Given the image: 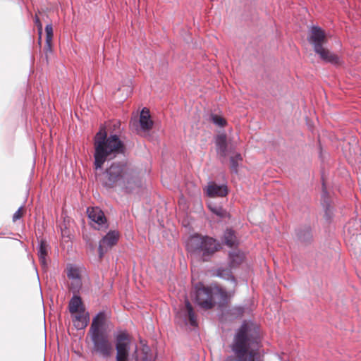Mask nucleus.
Returning a JSON list of instances; mask_svg holds the SVG:
<instances>
[{
	"mask_svg": "<svg viewBox=\"0 0 361 361\" xmlns=\"http://www.w3.org/2000/svg\"><path fill=\"white\" fill-rule=\"evenodd\" d=\"M140 128L143 132H147L151 130L153 127V121L151 119L149 110L147 108H143L140 112Z\"/></svg>",
	"mask_w": 361,
	"mask_h": 361,
	"instance_id": "obj_13",
	"label": "nucleus"
},
{
	"mask_svg": "<svg viewBox=\"0 0 361 361\" xmlns=\"http://www.w3.org/2000/svg\"><path fill=\"white\" fill-rule=\"evenodd\" d=\"M136 361H154L153 355L149 346L144 345L140 351H135Z\"/></svg>",
	"mask_w": 361,
	"mask_h": 361,
	"instance_id": "obj_16",
	"label": "nucleus"
},
{
	"mask_svg": "<svg viewBox=\"0 0 361 361\" xmlns=\"http://www.w3.org/2000/svg\"><path fill=\"white\" fill-rule=\"evenodd\" d=\"M211 120L215 125L220 127H224L226 123V120L218 115H212Z\"/></svg>",
	"mask_w": 361,
	"mask_h": 361,
	"instance_id": "obj_28",
	"label": "nucleus"
},
{
	"mask_svg": "<svg viewBox=\"0 0 361 361\" xmlns=\"http://www.w3.org/2000/svg\"><path fill=\"white\" fill-rule=\"evenodd\" d=\"M207 195L211 197H225L228 194V188L226 185H217L214 182L209 183L206 190Z\"/></svg>",
	"mask_w": 361,
	"mask_h": 361,
	"instance_id": "obj_12",
	"label": "nucleus"
},
{
	"mask_svg": "<svg viewBox=\"0 0 361 361\" xmlns=\"http://www.w3.org/2000/svg\"><path fill=\"white\" fill-rule=\"evenodd\" d=\"M119 238L118 232L116 231H111L106 233L105 236L99 241V256L102 258L104 255L114 245L116 244Z\"/></svg>",
	"mask_w": 361,
	"mask_h": 361,
	"instance_id": "obj_9",
	"label": "nucleus"
},
{
	"mask_svg": "<svg viewBox=\"0 0 361 361\" xmlns=\"http://www.w3.org/2000/svg\"><path fill=\"white\" fill-rule=\"evenodd\" d=\"M220 247L217 240L200 234L192 235L187 243L188 251L203 262L209 261Z\"/></svg>",
	"mask_w": 361,
	"mask_h": 361,
	"instance_id": "obj_5",
	"label": "nucleus"
},
{
	"mask_svg": "<svg viewBox=\"0 0 361 361\" xmlns=\"http://www.w3.org/2000/svg\"><path fill=\"white\" fill-rule=\"evenodd\" d=\"M224 243L229 247H236L238 245V240L235 232L231 229H227L224 234Z\"/></svg>",
	"mask_w": 361,
	"mask_h": 361,
	"instance_id": "obj_18",
	"label": "nucleus"
},
{
	"mask_svg": "<svg viewBox=\"0 0 361 361\" xmlns=\"http://www.w3.org/2000/svg\"><path fill=\"white\" fill-rule=\"evenodd\" d=\"M35 23L36 26L37 27V28L39 30V33L40 35L42 33V25L40 22L39 18L37 17V15L35 17Z\"/></svg>",
	"mask_w": 361,
	"mask_h": 361,
	"instance_id": "obj_30",
	"label": "nucleus"
},
{
	"mask_svg": "<svg viewBox=\"0 0 361 361\" xmlns=\"http://www.w3.org/2000/svg\"><path fill=\"white\" fill-rule=\"evenodd\" d=\"M69 288L73 294H76L79 292L82 287L81 278L79 279H71Z\"/></svg>",
	"mask_w": 361,
	"mask_h": 361,
	"instance_id": "obj_25",
	"label": "nucleus"
},
{
	"mask_svg": "<svg viewBox=\"0 0 361 361\" xmlns=\"http://www.w3.org/2000/svg\"><path fill=\"white\" fill-rule=\"evenodd\" d=\"M94 168L102 169L104 162L113 159L118 154H123L125 147L116 135L107 137L104 130L101 129L94 137Z\"/></svg>",
	"mask_w": 361,
	"mask_h": 361,
	"instance_id": "obj_3",
	"label": "nucleus"
},
{
	"mask_svg": "<svg viewBox=\"0 0 361 361\" xmlns=\"http://www.w3.org/2000/svg\"><path fill=\"white\" fill-rule=\"evenodd\" d=\"M73 317V322L75 328L82 329L87 326L89 322V314L85 310L80 311Z\"/></svg>",
	"mask_w": 361,
	"mask_h": 361,
	"instance_id": "obj_14",
	"label": "nucleus"
},
{
	"mask_svg": "<svg viewBox=\"0 0 361 361\" xmlns=\"http://www.w3.org/2000/svg\"><path fill=\"white\" fill-rule=\"evenodd\" d=\"M23 214V207L21 206L18 208V209L14 213L13 216V221L15 222L20 219Z\"/></svg>",
	"mask_w": 361,
	"mask_h": 361,
	"instance_id": "obj_29",
	"label": "nucleus"
},
{
	"mask_svg": "<svg viewBox=\"0 0 361 361\" xmlns=\"http://www.w3.org/2000/svg\"><path fill=\"white\" fill-rule=\"evenodd\" d=\"M259 343V328L244 322L237 330L231 345L236 357L228 356L225 361H264L257 353Z\"/></svg>",
	"mask_w": 361,
	"mask_h": 361,
	"instance_id": "obj_1",
	"label": "nucleus"
},
{
	"mask_svg": "<svg viewBox=\"0 0 361 361\" xmlns=\"http://www.w3.org/2000/svg\"><path fill=\"white\" fill-rule=\"evenodd\" d=\"M297 235L300 240L307 242L312 238L311 229L310 227H305L304 229H300L297 231Z\"/></svg>",
	"mask_w": 361,
	"mask_h": 361,
	"instance_id": "obj_23",
	"label": "nucleus"
},
{
	"mask_svg": "<svg viewBox=\"0 0 361 361\" xmlns=\"http://www.w3.org/2000/svg\"><path fill=\"white\" fill-rule=\"evenodd\" d=\"M217 153L223 157L227 156V138L225 134H220L216 138Z\"/></svg>",
	"mask_w": 361,
	"mask_h": 361,
	"instance_id": "obj_15",
	"label": "nucleus"
},
{
	"mask_svg": "<svg viewBox=\"0 0 361 361\" xmlns=\"http://www.w3.org/2000/svg\"><path fill=\"white\" fill-rule=\"evenodd\" d=\"M229 259L231 267H235L243 262L244 254L240 251H233L229 253Z\"/></svg>",
	"mask_w": 361,
	"mask_h": 361,
	"instance_id": "obj_20",
	"label": "nucleus"
},
{
	"mask_svg": "<svg viewBox=\"0 0 361 361\" xmlns=\"http://www.w3.org/2000/svg\"><path fill=\"white\" fill-rule=\"evenodd\" d=\"M326 40V35L323 30L317 26H313L311 28L309 42L313 46L315 53L319 56L322 60L326 63H330L333 65H340L341 63V59L324 47Z\"/></svg>",
	"mask_w": 361,
	"mask_h": 361,
	"instance_id": "obj_6",
	"label": "nucleus"
},
{
	"mask_svg": "<svg viewBox=\"0 0 361 361\" xmlns=\"http://www.w3.org/2000/svg\"><path fill=\"white\" fill-rule=\"evenodd\" d=\"M96 180L106 189L119 188L126 192L140 185L131 170L121 163H112L104 172L96 173Z\"/></svg>",
	"mask_w": 361,
	"mask_h": 361,
	"instance_id": "obj_2",
	"label": "nucleus"
},
{
	"mask_svg": "<svg viewBox=\"0 0 361 361\" xmlns=\"http://www.w3.org/2000/svg\"><path fill=\"white\" fill-rule=\"evenodd\" d=\"M224 272H226V275H228V277H227V279H228L230 277H232L233 276L231 275V272L229 271H226V270H224V269H218V276H221V277H223L224 276Z\"/></svg>",
	"mask_w": 361,
	"mask_h": 361,
	"instance_id": "obj_32",
	"label": "nucleus"
},
{
	"mask_svg": "<svg viewBox=\"0 0 361 361\" xmlns=\"http://www.w3.org/2000/svg\"><path fill=\"white\" fill-rule=\"evenodd\" d=\"M195 300L200 307L206 310L211 309L215 303L214 301V288L204 286H197Z\"/></svg>",
	"mask_w": 361,
	"mask_h": 361,
	"instance_id": "obj_7",
	"label": "nucleus"
},
{
	"mask_svg": "<svg viewBox=\"0 0 361 361\" xmlns=\"http://www.w3.org/2000/svg\"><path fill=\"white\" fill-rule=\"evenodd\" d=\"M87 213L91 221L96 224L94 226L96 229L100 230L107 227L106 217L99 207H88Z\"/></svg>",
	"mask_w": 361,
	"mask_h": 361,
	"instance_id": "obj_10",
	"label": "nucleus"
},
{
	"mask_svg": "<svg viewBox=\"0 0 361 361\" xmlns=\"http://www.w3.org/2000/svg\"><path fill=\"white\" fill-rule=\"evenodd\" d=\"M68 309L71 314H75L80 311L85 310L80 296L74 294L73 297L69 301Z\"/></svg>",
	"mask_w": 361,
	"mask_h": 361,
	"instance_id": "obj_17",
	"label": "nucleus"
},
{
	"mask_svg": "<svg viewBox=\"0 0 361 361\" xmlns=\"http://www.w3.org/2000/svg\"><path fill=\"white\" fill-rule=\"evenodd\" d=\"M243 160V157L240 154L236 153L235 155L230 158V168L232 172L237 173L239 163Z\"/></svg>",
	"mask_w": 361,
	"mask_h": 361,
	"instance_id": "obj_22",
	"label": "nucleus"
},
{
	"mask_svg": "<svg viewBox=\"0 0 361 361\" xmlns=\"http://www.w3.org/2000/svg\"><path fill=\"white\" fill-rule=\"evenodd\" d=\"M116 361H128L130 341L126 333H121L116 338Z\"/></svg>",
	"mask_w": 361,
	"mask_h": 361,
	"instance_id": "obj_8",
	"label": "nucleus"
},
{
	"mask_svg": "<svg viewBox=\"0 0 361 361\" xmlns=\"http://www.w3.org/2000/svg\"><path fill=\"white\" fill-rule=\"evenodd\" d=\"M105 323V314L99 312L92 319L88 334L93 344L92 352L106 359L113 355L114 345L106 331Z\"/></svg>",
	"mask_w": 361,
	"mask_h": 361,
	"instance_id": "obj_4",
	"label": "nucleus"
},
{
	"mask_svg": "<svg viewBox=\"0 0 361 361\" xmlns=\"http://www.w3.org/2000/svg\"><path fill=\"white\" fill-rule=\"evenodd\" d=\"M45 31H46V34H47L46 41H47L48 49L51 50L50 42L53 37V30H52L51 25H50V24L47 25L46 27H45Z\"/></svg>",
	"mask_w": 361,
	"mask_h": 361,
	"instance_id": "obj_27",
	"label": "nucleus"
},
{
	"mask_svg": "<svg viewBox=\"0 0 361 361\" xmlns=\"http://www.w3.org/2000/svg\"><path fill=\"white\" fill-rule=\"evenodd\" d=\"M178 317H183V323L187 324L188 322L192 326H196L197 325L196 321V317L195 312L193 311L192 307L188 300L185 301V307L183 308L177 314V318Z\"/></svg>",
	"mask_w": 361,
	"mask_h": 361,
	"instance_id": "obj_11",
	"label": "nucleus"
},
{
	"mask_svg": "<svg viewBox=\"0 0 361 361\" xmlns=\"http://www.w3.org/2000/svg\"><path fill=\"white\" fill-rule=\"evenodd\" d=\"M208 207L212 213L215 214L216 216L219 217L224 218L228 215L227 212L225 209H224L221 207L213 206L211 204H209Z\"/></svg>",
	"mask_w": 361,
	"mask_h": 361,
	"instance_id": "obj_26",
	"label": "nucleus"
},
{
	"mask_svg": "<svg viewBox=\"0 0 361 361\" xmlns=\"http://www.w3.org/2000/svg\"><path fill=\"white\" fill-rule=\"evenodd\" d=\"M215 299L219 300L220 305H224L228 300L227 292L221 288L214 287V300Z\"/></svg>",
	"mask_w": 361,
	"mask_h": 361,
	"instance_id": "obj_21",
	"label": "nucleus"
},
{
	"mask_svg": "<svg viewBox=\"0 0 361 361\" xmlns=\"http://www.w3.org/2000/svg\"><path fill=\"white\" fill-rule=\"evenodd\" d=\"M47 252L48 245L47 242L44 240H41L38 247L37 255L39 257V261L43 267H46L47 264L46 259V257L47 256Z\"/></svg>",
	"mask_w": 361,
	"mask_h": 361,
	"instance_id": "obj_19",
	"label": "nucleus"
},
{
	"mask_svg": "<svg viewBox=\"0 0 361 361\" xmlns=\"http://www.w3.org/2000/svg\"><path fill=\"white\" fill-rule=\"evenodd\" d=\"M67 276L69 279L81 278L80 269L73 264L68 265Z\"/></svg>",
	"mask_w": 361,
	"mask_h": 361,
	"instance_id": "obj_24",
	"label": "nucleus"
},
{
	"mask_svg": "<svg viewBox=\"0 0 361 361\" xmlns=\"http://www.w3.org/2000/svg\"><path fill=\"white\" fill-rule=\"evenodd\" d=\"M325 218L327 221H329L331 218V209H330V207L328 206L326 207L325 209Z\"/></svg>",
	"mask_w": 361,
	"mask_h": 361,
	"instance_id": "obj_31",
	"label": "nucleus"
}]
</instances>
